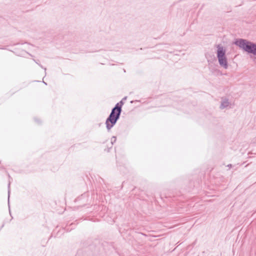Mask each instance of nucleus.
<instances>
[{"instance_id":"6e6552de","label":"nucleus","mask_w":256,"mask_h":256,"mask_svg":"<svg viewBox=\"0 0 256 256\" xmlns=\"http://www.w3.org/2000/svg\"><path fill=\"white\" fill-rule=\"evenodd\" d=\"M34 120L38 124H40L41 123V120L39 118H34Z\"/></svg>"},{"instance_id":"9d476101","label":"nucleus","mask_w":256,"mask_h":256,"mask_svg":"<svg viewBox=\"0 0 256 256\" xmlns=\"http://www.w3.org/2000/svg\"><path fill=\"white\" fill-rule=\"evenodd\" d=\"M34 60V62H35L36 64H39V63L38 62V60Z\"/></svg>"},{"instance_id":"1a4fd4ad","label":"nucleus","mask_w":256,"mask_h":256,"mask_svg":"<svg viewBox=\"0 0 256 256\" xmlns=\"http://www.w3.org/2000/svg\"><path fill=\"white\" fill-rule=\"evenodd\" d=\"M38 65L42 68H44V71H45V74H46V68H44L43 66L40 64H38Z\"/></svg>"},{"instance_id":"39448f33","label":"nucleus","mask_w":256,"mask_h":256,"mask_svg":"<svg viewBox=\"0 0 256 256\" xmlns=\"http://www.w3.org/2000/svg\"><path fill=\"white\" fill-rule=\"evenodd\" d=\"M73 225H74V224H72L68 228H64L65 230H66V232H70V230H72V228H74Z\"/></svg>"},{"instance_id":"9b49d317","label":"nucleus","mask_w":256,"mask_h":256,"mask_svg":"<svg viewBox=\"0 0 256 256\" xmlns=\"http://www.w3.org/2000/svg\"><path fill=\"white\" fill-rule=\"evenodd\" d=\"M227 166L230 168H232V165L231 164H228Z\"/></svg>"},{"instance_id":"2eb2a0df","label":"nucleus","mask_w":256,"mask_h":256,"mask_svg":"<svg viewBox=\"0 0 256 256\" xmlns=\"http://www.w3.org/2000/svg\"><path fill=\"white\" fill-rule=\"evenodd\" d=\"M256 142V140H255V142Z\"/></svg>"},{"instance_id":"f8f14e48","label":"nucleus","mask_w":256,"mask_h":256,"mask_svg":"<svg viewBox=\"0 0 256 256\" xmlns=\"http://www.w3.org/2000/svg\"><path fill=\"white\" fill-rule=\"evenodd\" d=\"M42 82H44V84L47 85V84H46V82H44V81H43Z\"/></svg>"},{"instance_id":"423d86ee","label":"nucleus","mask_w":256,"mask_h":256,"mask_svg":"<svg viewBox=\"0 0 256 256\" xmlns=\"http://www.w3.org/2000/svg\"><path fill=\"white\" fill-rule=\"evenodd\" d=\"M116 138L115 136H112L111 138V144L112 145L114 142H116Z\"/></svg>"},{"instance_id":"f257e3e1","label":"nucleus","mask_w":256,"mask_h":256,"mask_svg":"<svg viewBox=\"0 0 256 256\" xmlns=\"http://www.w3.org/2000/svg\"><path fill=\"white\" fill-rule=\"evenodd\" d=\"M127 97L124 96L112 109L111 112L106 121V128L108 130H110L120 119L122 112V106Z\"/></svg>"},{"instance_id":"7ed1b4c3","label":"nucleus","mask_w":256,"mask_h":256,"mask_svg":"<svg viewBox=\"0 0 256 256\" xmlns=\"http://www.w3.org/2000/svg\"><path fill=\"white\" fill-rule=\"evenodd\" d=\"M216 48V56L220 65L225 69L228 68V63L226 56V50L220 44L217 45Z\"/></svg>"},{"instance_id":"f03ea898","label":"nucleus","mask_w":256,"mask_h":256,"mask_svg":"<svg viewBox=\"0 0 256 256\" xmlns=\"http://www.w3.org/2000/svg\"><path fill=\"white\" fill-rule=\"evenodd\" d=\"M234 44L248 54H252L254 56H256V43L248 41L246 40L240 38L236 40Z\"/></svg>"},{"instance_id":"0eeeda50","label":"nucleus","mask_w":256,"mask_h":256,"mask_svg":"<svg viewBox=\"0 0 256 256\" xmlns=\"http://www.w3.org/2000/svg\"><path fill=\"white\" fill-rule=\"evenodd\" d=\"M10 180H9V182H8V204H9V197H10Z\"/></svg>"},{"instance_id":"4468645a","label":"nucleus","mask_w":256,"mask_h":256,"mask_svg":"<svg viewBox=\"0 0 256 256\" xmlns=\"http://www.w3.org/2000/svg\"><path fill=\"white\" fill-rule=\"evenodd\" d=\"M9 212H10V210H9Z\"/></svg>"},{"instance_id":"ddd939ff","label":"nucleus","mask_w":256,"mask_h":256,"mask_svg":"<svg viewBox=\"0 0 256 256\" xmlns=\"http://www.w3.org/2000/svg\"><path fill=\"white\" fill-rule=\"evenodd\" d=\"M8 177H9L10 178V176L9 174H8Z\"/></svg>"},{"instance_id":"20e7f679","label":"nucleus","mask_w":256,"mask_h":256,"mask_svg":"<svg viewBox=\"0 0 256 256\" xmlns=\"http://www.w3.org/2000/svg\"><path fill=\"white\" fill-rule=\"evenodd\" d=\"M230 104V102L226 98H222L221 104L220 106V108L221 109H224V108H227Z\"/></svg>"}]
</instances>
